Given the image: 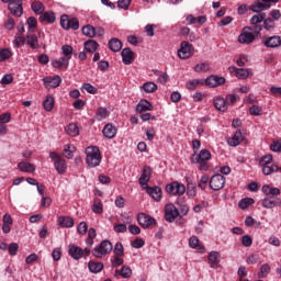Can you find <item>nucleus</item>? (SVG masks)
<instances>
[{
    "label": "nucleus",
    "instance_id": "nucleus-1",
    "mask_svg": "<svg viewBox=\"0 0 281 281\" xmlns=\"http://www.w3.org/2000/svg\"><path fill=\"white\" fill-rule=\"evenodd\" d=\"M86 162L89 168H98L102 164V155L98 146H89L86 148Z\"/></svg>",
    "mask_w": 281,
    "mask_h": 281
},
{
    "label": "nucleus",
    "instance_id": "nucleus-2",
    "mask_svg": "<svg viewBox=\"0 0 281 281\" xmlns=\"http://www.w3.org/2000/svg\"><path fill=\"white\" fill-rule=\"evenodd\" d=\"M111 251H113V244L104 239L92 249V256L94 258H104V256H109Z\"/></svg>",
    "mask_w": 281,
    "mask_h": 281
},
{
    "label": "nucleus",
    "instance_id": "nucleus-3",
    "mask_svg": "<svg viewBox=\"0 0 281 281\" xmlns=\"http://www.w3.org/2000/svg\"><path fill=\"white\" fill-rule=\"evenodd\" d=\"M271 164H273V156L271 154H268L260 159L259 166L261 167L263 175L269 176L273 175V172H278V165Z\"/></svg>",
    "mask_w": 281,
    "mask_h": 281
},
{
    "label": "nucleus",
    "instance_id": "nucleus-4",
    "mask_svg": "<svg viewBox=\"0 0 281 281\" xmlns=\"http://www.w3.org/2000/svg\"><path fill=\"white\" fill-rule=\"evenodd\" d=\"M49 158L54 161V168L58 175H65L67 172V161L63 159V156L56 151H50Z\"/></svg>",
    "mask_w": 281,
    "mask_h": 281
},
{
    "label": "nucleus",
    "instance_id": "nucleus-5",
    "mask_svg": "<svg viewBox=\"0 0 281 281\" xmlns=\"http://www.w3.org/2000/svg\"><path fill=\"white\" fill-rule=\"evenodd\" d=\"M212 159V154L207 149H201L199 155H196L195 164H199V170L207 171L210 170V166L207 161Z\"/></svg>",
    "mask_w": 281,
    "mask_h": 281
},
{
    "label": "nucleus",
    "instance_id": "nucleus-6",
    "mask_svg": "<svg viewBox=\"0 0 281 281\" xmlns=\"http://www.w3.org/2000/svg\"><path fill=\"white\" fill-rule=\"evenodd\" d=\"M166 192L172 196H183V194H186V184L173 181L166 186Z\"/></svg>",
    "mask_w": 281,
    "mask_h": 281
},
{
    "label": "nucleus",
    "instance_id": "nucleus-7",
    "mask_svg": "<svg viewBox=\"0 0 281 281\" xmlns=\"http://www.w3.org/2000/svg\"><path fill=\"white\" fill-rule=\"evenodd\" d=\"M194 55V46L190 44V42H181L180 48L178 49V57L181 58V60H188V58H191V56Z\"/></svg>",
    "mask_w": 281,
    "mask_h": 281
},
{
    "label": "nucleus",
    "instance_id": "nucleus-8",
    "mask_svg": "<svg viewBox=\"0 0 281 281\" xmlns=\"http://www.w3.org/2000/svg\"><path fill=\"white\" fill-rule=\"evenodd\" d=\"M60 25L64 30H78L80 27V22L76 19H69L68 15H61Z\"/></svg>",
    "mask_w": 281,
    "mask_h": 281
},
{
    "label": "nucleus",
    "instance_id": "nucleus-9",
    "mask_svg": "<svg viewBox=\"0 0 281 281\" xmlns=\"http://www.w3.org/2000/svg\"><path fill=\"white\" fill-rule=\"evenodd\" d=\"M263 2L256 1L251 4L250 10L252 12H265V10H269L271 8V3H278L280 0H262Z\"/></svg>",
    "mask_w": 281,
    "mask_h": 281
},
{
    "label": "nucleus",
    "instance_id": "nucleus-10",
    "mask_svg": "<svg viewBox=\"0 0 281 281\" xmlns=\"http://www.w3.org/2000/svg\"><path fill=\"white\" fill-rule=\"evenodd\" d=\"M42 81L45 89L49 91L52 89H57V87H60V82H63V79L60 78V76L55 75L53 77H44Z\"/></svg>",
    "mask_w": 281,
    "mask_h": 281
},
{
    "label": "nucleus",
    "instance_id": "nucleus-11",
    "mask_svg": "<svg viewBox=\"0 0 281 281\" xmlns=\"http://www.w3.org/2000/svg\"><path fill=\"white\" fill-rule=\"evenodd\" d=\"M261 205L266 210H273V207H280L281 199L276 198L273 195H267L266 198L262 199Z\"/></svg>",
    "mask_w": 281,
    "mask_h": 281
},
{
    "label": "nucleus",
    "instance_id": "nucleus-12",
    "mask_svg": "<svg viewBox=\"0 0 281 281\" xmlns=\"http://www.w3.org/2000/svg\"><path fill=\"white\" fill-rule=\"evenodd\" d=\"M231 74H235L236 78L239 80H247L249 76H254V71L251 68H237V67H229Z\"/></svg>",
    "mask_w": 281,
    "mask_h": 281
},
{
    "label": "nucleus",
    "instance_id": "nucleus-13",
    "mask_svg": "<svg viewBox=\"0 0 281 281\" xmlns=\"http://www.w3.org/2000/svg\"><path fill=\"white\" fill-rule=\"evenodd\" d=\"M210 188L214 191L223 190L225 188V177L223 175H214L210 179Z\"/></svg>",
    "mask_w": 281,
    "mask_h": 281
},
{
    "label": "nucleus",
    "instance_id": "nucleus-14",
    "mask_svg": "<svg viewBox=\"0 0 281 281\" xmlns=\"http://www.w3.org/2000/svg\"><path fill=\"white\" fill-rule=\"evenodd\" d=\"M247 30H251V27H244L238 36V43H241V45H249L252 41H256V35Z\"/></svg>",
    "mask_w": 281,
    "mask_h": 281
},
{
    "label": "nucleus",
    "instance_id": "nucleus-15",
    "mask_svg": "<svg viewBox=\"0 0 281 281\" xmlns=\"http://www.w3.org/2000/svg\"><path fill=\"white\" fill-rule=\"evenodd\" d=\"M11 14L14 16H22L23 14V0H11L8 4Z\"/></svg>",
    "mask_w": 281,
    "mask_h": 281
},
{
    "label": "nucleus",
    "instance_id": "nucleus-16",
    "mask_svg": "<svg viewBox=\"0 0 281 281\" xmlns=\"http://www.w3.org/2000/svg\"><path fill=\"white\" fill-rule=\"evenodd\" d=\"M179 216V210H177V206L175 204H167L165 206V218L168 221V223H173L175 218Z\"/></svg>",
    "mask_w": 281,
    "mask_h": 281
},
{
    "label": "nucleus",
    "instance_id": "nucleus-17",
    "mask_svg": "<svg viewBox=\"0 0 281 281\" xmlns=\"http://www.w3.org/2000/svg\"><path fill=\"white\" fill-rule=\"evenodd\" d=\"M151 176H153V170L150 169V167L145 166L138 179V183L143 189L148 188V181H150Z\"/></svg>",
    "mask_w": 281,
    "mask_h": 281
},
{
    "label": "nucleus",
    "instance_id": "nucleus-18",
    "mask_svg": "<svg viewBox=\"0 0 281 281\" xmlns=\"http://www.w3.org/2000/svg\"><path fill=\"white\" fill-rule=\"evenodd\" d=\"M137 222L140 225V227H144L146 229L147 227H150V225H155L157 223L155 218H153L150 215H146L145 213H139L137 215Z\"/></svg>",
    "mask_w": 281,
    "mask_h": 281
},
{
    "label": "nucleus",
    "instance_id": "nucleus-19",
    "mask_svg": "<svg viewBox=\"0 0 281 281\" xmlns=\"http://www.w3.org/2000/svg\"><path fill=\"white\" fill-rule=\"evenodd\" d=\"M205 85L206 87L214 89L221 87V85H225V78L212 75L205 79Z\"/></svg>",
    "mask_w": 281,
    "mask_h": 281
},
{
    "label": "nucleus",
    "instance_id": "nucleus-20",
    "mask_svg": "<svg viewBox=\"0 0 281 281\" xmlns=\"http://www.w3.org/2000/svg\"><path fill=\"white\" fill-rule=\"evenodd\" d=\"M209 265L211 269H217L221 267V252L218 251H211L207 256Z\"/></svg>",
    "mask_w": 281,
    "mask_h": 281
},
{
    "label": "nucleus",
    "instance_id": "nucleus-21",
    "mask_svg": "<svg viewBox=\"0 0 281 281\" xmlns=\"http://www.w3.org/2000/svg\"><path fill=\"white\" fill-rule=\"evenodd\" d=\"M213 104L216 109V111H221L222 113H225L229 106L227 105V101L222 95H216L213 98Z\"/></svg>",
    "mask_w": 281,
    "mask_h": 281
},
{
    "label": "nucleus",
    "instance_id": "nucleus-22",
    "mask_svg": "<svg viewBox=\"0 0 281 281\" xmlns=\"http://www.w3.org/2000/svg\"><path fill=\"white\" fill-rule=\"evenodd\" d=\"M143 190H146L147 194L156 202L161 201L162 191L159 187H148L143 188Z\"/></svg>",
    "mask_w": 281,
    "mask_h": 281
},
{
    "label": "nucleus",
    "instance_id": "nucleus-23",
    "mask_svg": "<svg viewBox=\"0 0 281 281\" xmlns=\"http://www.w3.org/2000/svg\"><path fill=\"white\" fill-rule=\"evenodd\" d=\"M265 19H267V13H257L251 16L250 24L255 25V32H261L262 26L258 25L259 23H263Z\"/></svg>",
    "mask_w": 281,
    "mask_h": 281
},
{
    "label": "nucleus",
    "instance_id": "nucleus-24",
    "mask_svg": "<svg viewBox=\"0 0 281 281\" xmlns=\"http://www.w3.org/2000/svg\"><path fill=\"white\" fill-rule=\"evenodd\" d=\"M121 56L124 65H133V60H135V53H133L131 48H123Z\"/></svg>",
    "mask_w": 281,
    "mask_h": 281
},
{
    "label": "nucleus",
    "instance_id": "nucleus-25",
    "mask_svg": "<svg viewBox=\"0 0 281 281\" xmlns=\"http://www.w3.org/2000/svg\"><path fill=\"white\" fill-rule=\"evenodd\" d=\"M82 248H80L79 246H77L76 244H70L68 246V255L70 256V258H72L74 260H80V258H82Z\"/></svg>",
    "mask_w": 281,
    "mask_h": 281
},
{
    "label": "nucleus",
    "instance_id": "nucleus-26",
    "mask_svg": "<svg viewBox=\"0 0 281 281\" xmlns=\"http://www.w3.org/2000/svg\"><path fill=\"white\" fill-rule=\"evenodd\" d=\"M245 139V137L243 136V132H240V130L236 131L235 134L229 137L227 139V144L228 146H240V143Z\"/></svg>",
    "mask_w": 281,
    "mask_h": 281
},
{
    "label": "nucleus",
    "instance_id": "nucleus-27",
    "mask_svg": "<svg viewBox=\"0 0 281 281\" xmlns=\"http://www.w3.org/2000/svg\"><path fill=\"white\" fill-rule=\"evenodd\" d=\"M263 45L266 47L276 48L280 47L281 45V37L278 35L271 36V37H265L263 38Z\"/></svg>",
    "mask_w": 281,
    "mask_h": 281
},
{
    "label": "nucleus",
    "instance_id": "nucleus-28",
    "mask_svg": "<svg viewBox=\"0 0 281 281\" xmlns=\"http://www.w3.org/2000/svg\"><path fill=\"white\" fill-rule=\"evenodd\" d=\"M69 60H71V57H59L58 59H54L52 65L55 69H67L69 67Z\"/></svg>",
    "mask_w": 281,
    "mask_h": 281
},
{
    "label": "nucleus",
    "instance_id": "nucleus-29",
    "mask_svg": "<svg viewBox=\"0 0 281 281\" xmlns=\"http://www.w3.org/2000/svg\"><path fill=\"white\" fill-rule=\"evenodd\" d=\"M189 246L191 247V249H196L198 247L199 254H205V246L201 244V241L199 240V237L196 236L190 237Z\"/></svg>",
    "mask_w": 281,
    "mask_h": 281
},
{
    "label": "nucleus",
    "instance_id": "nucleus-30",
    "mask_svg": "<svg viewBox=\"0 0 281 281\" xmlns=\"http://www.w3.org/2000/svg\"><path fill=\"white\" fill-rule=\"evenodd\" d=\"M145 111H153V103L143 99L136 105V113H144Z\"/></svg>",
    "mask_w": 281,
    "mask_h": 281
},
{
    "label": "nucleus",
    "instance_id": "nucleus-31",
    "mask_svg": "<svg viewBox=\"0 0 281 281\" xmlns=\"http://www.w3.org/2000/svg\"><path fill=\"white\" fill-rule=\"evenodd\" d=\"M26 44L30 46L31 49H41L38 36H36L35 34L31 33L26 35Z\"/></svg>",
    "mask_w": 281,
    "mask_h": 281
},
{
    "label": "nucleus",
    "instance_id": "nucleus-32",
    "mask_svg": "<svg viewBox=\"0 0 281 281\" xmlns=\"http://www.w3.org/2000/svg\"><path fill=\"white\" fill-rule=\"evenodd\" d=\"M102 133L104 137H106V139H113V137H115V135L117 134V130L115 128V126H113V124L109 123L103 127Z\"/></svg>",
    "mask_w": 281,
    "mask_h": 281
},
{
    "label": "nucleus",
    "instance_id": "nucleus-33",
    "mask_svg": "<svg viewBox=\"0 0 281 281\" xmlns=\"http://www.w3.org/2000/svg\"><path fill=\"white\" fill-rule=\"evenodd\" d=\"M57 223L59 226H61L66 229H69L71 227H74V225H75L74 220L69 216H59L57 220Z\"/></svg>",
    "mask_w": 281,
    "mask_h": 281
},
{
    "label": "nucleus",
    "instance_id": "nucleus-34",
    "mask_svg": "<svg viewBox=\"0 0 281 281\" xmlns=\"http://www.w3.org/2000/svg\"><path fill=\"white\" fill-rule=\"evenodd\" d=\"M266 196H280L281 191L278 188H271L269 184H265L261 189Z\"/></svg>",
    "mask_w": 281,
    "mask_h": 281
},
{
    "label": "nucleus",
    "instance_id": "nucleus-35",
    "mask_svg": "<svg viewBox=\"0 0 281 281\" xmlns=\"http://www.w3.org/2000/svg\"><path fill=\"white\" fill-rule=\"evenodd\" d=\"M109 115H111V112H109L106 108H98L94 120H97L98 122H102V120H106Z\"/></svg>",
    "mask_w": 281,
    "mask_h": 281
},
{
    "label": "nucleus",
    "instance_id": "nucleus-36",
    "mask_svg": "<svg viewBox=\"0 0 281 281\" xmlns=\"http://www.w3.org/2000/svg\"><path fill=\"white\" fill-rule=\"evenodd\" d=\"M65 131L70 137H78V135H80V128H78V125L75 123L68 124Z\"/></svg>",
    "mask_w": 281,
    "mask_h": 281
},
{
    "label": "nucleus",
    "instance_id": "nucleus-37",
    "mask_svg": "<svg viewBox=\"0 0 281 281\" xmlns=\"http://www.w3.org/2000/svg\"><path fill=\"white\" fill-rule=\"evenodd\" d=\"M88 269L91 273H100L104 269V263L97 261H89Z\"/></svg>",
    "mask_w": 281,
    "mask_h": 281
},
{
    "label": "nucleus",
    "instance_id": "nucleus-38",
    "mask_svg": "<svg viewBox=\"0 0 281 281\" xmlns=\"http://www.w3.org/2000/svg\"><path fill=\"white\" fill-rule=\"evenodd\" d=\"M18 168L21 172H34L36 170V167L30 162H19Z\"/></svg>",
    "mask_w": 281,
    "mask_h": 281
},
{
    "label": "nucleus",
    "instance_id": "nucleus-39",
    "mask_svg": "<svg viewBox=\"0 0 281 281\" xmlns=\"http://www.w3.org/2000/svg\"><path fill=\"white\" fill-rule=\"evenodd\" d=\"M98 47H100V45L93 40L85 42V49L86 52H89V54L95 53L98 50Z\"/></svg>",
    "mask_w": 281,
    "mask_h": 281
},
{
    "label": "nucleus",
    "instance_id": "nucleus-40",
    "mask_svg": "<svg viewBox=\"0 0 281 281\" xmlns=\"http://www.w3.org/2000/svg\"><path fill=\"white\" fill-rule=\"evenodd\" d=\"M31 9L33 10L34 14H43L45 12V4L41 1H34L31 4Z\"/></svg>",
    "mask_w": 281,
    "mask_h": 281
},
{
    "label": "nucleus",
    "instance_id": "nucleus-41",
    "mask_svg": "<svg viewBox=\"0 0 281 281\" xmlns=\"http://www.w3.org/2000/svg\"><path fill=\"white\" fill-rule=\"evenodd\" d=\"M109 49H111V52H120V49H122V42L119 38L110 40Z\"/></svg>",
    "mask_w": 281,
    "mask_h": 281
},
{
    "label": "nucleus",
    "instance_id": "nucleus-42",
    "mask_svg": "<svg viewBox=\"0 0 281 281\" xmlns=\"http://www.w3.org/2000/svg\"><path fill=\"white\" fill-rule=\"evenodd\" d=\"M40 21H46L47 23H55L56 14L52 11H46L40 16Z\"/></svg>",
    "mask_w": 281,
    "mask_h": 281
},
{
    "label": "nucleus",
    "instance_id": "nucleus-43",
    "mask_svg": "<svg viewBox=\"0 0 281 281\" xmlns=\"http://www.w3.org/2000/svg\"><path fill=\"white\" fill-rule=\"evenodd\" d=\"M12 58V49L10 48H0V63H5Z\"/></svg>",
    "mask_w": 281,
    "mask_h": 281
},
{
    "label": "nucleus",
    "instance_id": "nucleus-44",
    "mask_svg": "<svg viewBox=\"0 0 281 281\" xmlns=\"http://www.w3.org/2000/svg\"><path fill=\"white\" fill-rule=\"evenodd\" d=\"M83 36H88V38H95V27L92 25H86L81 30Z\"/></svg>",
    "mask_w": 281,
    "mask_h": 281
},
{
    "label": "nucleus",
    "instance_id": "nucleus-45",
    "mask_svg": "<svg viewBox=\"0 0 281 281\" xmlns=\"http://www.w3.org/2000/svg\"><path fill=\"white\" fill-rule=\"evenodd\" d=\"M255 203H256V201L254 200V198H244L239 201L238 207L240 210H247V207H249V205H254Z\"/></svg>",
    "mask_w": 281,
    "mask_h": 281
},
{
    "label": "nucleus",
    "instance_id": "nucleus-46",
    "mask_svg": "<svg viewBox=\"0 0 281 281\" xmlns=\"http://www.w3.org/2000/svg\"><path fill=\"white\" fill-rule=\"evenodd\" d=\"M54 97L52 94L46 95V99L43 101L45 111H52L54 109Z\"/></svg>",
    "mask_w": 281,
    "mask_h": 281
},
{
    "label": "nucleus",
    "instance_id": "nucleus-47",
    "mask_svg": "<svg viewBox=\"0 0 281 281\" xmlns=\"http://www.w3.org/2000/svg\"><path fill=\"white\" fill-rule=\"evenodd\" d=\"M92 212L94 214H102V212H104V206H103L102 201L100 199H95L93 201Z\"/></svg>",
    "mask_w": 281,
    "mask_h": 281
},
{
    "label": "nucleus",
    "instance_id": "nucleus-48",
    "mask_svg": "<svg viewBox=\"0 0 281 281\" xmlns=\"http://www.w3.org/2000/svg\"><path fill=\"white\" fill-rule=\"evenodd\" d=\"M74 153H76V146L71 144H67L64 146V155L67 159H72Z\"/></svg>",
    "mask_w": 281,
    "mask_h": 281
},
{
    "label": "nucleus",
    "instance_id": "nucleus-49",
    "mask_svg": "<svg viewBox=\"0 0 281 281\" xmlns=\"http://www.w3.org/2000/svg\"><path fill=\"white\" fill-rule=\"evenodd\" d=\"M140 89L145 91V93H155L157 91V86L153 81L145 82Z\"/></svg>",
    "mask_w": 281,
    "mask_h": 281
},
{
    "label": "nucleus",
    "instance_id": "nucleus-50",
    "mask_svg": "<svg viewBox=\"0 0 281 281\" xmlns=\"http://www.w3.org/2000/svg\"><path fill=\"white\" fill-rule=\"evenodd\" d=\"M195 74H201L205 71H210V64L207 63H200L194 66Z\"/></svg>",
    "mask_w": 281,
    "mask_h": 281
},
{
    "label": "nucleus",
    "instance_id": "nucleus-51",
    "mask_svg": "<svg viewBox=\"0 0 281 281\" xmlns=\"http://www.w3.org/2000/svg\"><path fill=\"white\" fill-rule=\"evenodd\" d=\"M269 273H271V266H269V263H263L260 267V272L258 273L259 278H267V276H269Z\"/></svg>",
    "mask_w": 281,
    "mask_h": 281
},
{
    "label": "nucleus",
    "instance_id": "nucleus-52",
    "mask_svg": "<svg viewBox=\"0 0 281 281\" xmlns=\"http://www.w3.org/2000/svg\"><path fill=\"white\" fill-rule=\"evenodd\" d=\"M14 47H23L25 45V37L21 34H16L13 40Z\"/></svg>",
    "mask_w": 281,
    "mask_h": 281
},
{
    "label": "nucleus",
    "instance_id": "nucleus-53",
    "mask_svg": "<svg viewBox=\"0 0 281 281\" xmlns=\"http://www.w3.org/2000/svg\"><path fill=\"white\" fill-rule=\"evenodd\" d=\"M88 229L89 226L87 225V222H80L77 226V234H79L80 236H85Z\"/></svg>",
    "mask_w": 281,
    "mask_h": 281
},
{
    "label": "nucleus",
    "instance_id": "nucleus-54",
    "mask_svg": "<svg viewBox=\"0 0 281 281\" xmlns=\"http://www.w3.org/2000/svg\"><path fill=\"white\" fill-rule=\"evenodd\" d=\"M26 25L29 27V32H32V30H36V25H38V21L34 16H30L26 20Z\"/></svg>",
    "mask_w": 281,
    "mask_h": 281
},
{
    "label": "nucleus",
    "instance_id": "nucleus-55",
    "mask_svg": "<svg viewBox=\"0 0 281 281\" xmlns=\"http://www.w3.org/2000/svg\"><path fill=\"white\" fill-rule=\"evenodd\" d=\"M120 276H122V278H131V276H133V270L128 266H123Z\"/></svg>",
    "mask_w": 281,
    "mask_h": 281
},
{
    "label": "nucleus",
    "instance_id": "nucleus-56",
    "mask_svg": "<svg viewBox=\"0 0 281 281\" xmlns=\"http://www.w3.org/2000/svg\"><path fill=\"white\" fill-rule=\"evenodd\" d=\"M156 76H158V82H160V85H166V82L170 80V76H168L167 72L158 71Z\"/></svg>",
    "mask_w": 281,
    "mask_h": 281
},
{
    "label": "nucleus",
    "instance_id": "nucleus-57",
    "mask_svg": "<svg viewBox=\"0 0 281 281\" xmlns=\"http://www.w3.org/2000/svg\"><path fill=\"white\" fill-rule=\"evenodd\" d=\"M201 83V80L199 79H193L187 82L186 87L189 91H194V89H196V87H199Z\"/></svg>",
    "mask_w": 281,
    "mask_h": 281
},
{
    "label": "nucleus",
    "instance_id": "nucleus-58",
    "mask_svg": "<svg viewBox=\"0 0 281 281\" xmlns=\"http://www.w3.org/2000/svg\"><path fill=\"white\" fill-rule=\"evenodd\" d=\"M12 122V114L10 113H2L0 114V124H10Z\"/></svg>",
    "mask_w": 281,
    "mask_h": 281
},
{
    "label": "nucleus",
    "instance_id": "nucleus-59",
    "mask_svg": "<svg viewBox=\"0 0 281 281\" xmlns=\"http://www.w3.org/2000/svg\"><path fill=\"white\" fill-rule=\"evenodd\" d=\"M61 50L66 58H71V54H74V47L71 45H64Z\"/></svg>",
    "mask_w": 281,
    "mask_h": 281
},
{
    "label": "nucleus",
    "instance_id": "nucleus-60",
    "mask_svg": "<svg viewBox=\"0 0 281 281\" xmlns=\"http://www.w3.org/2000/svg\"><path fill=\"white\" fill-rule=\"evenodd\" d=\"M8 251H9V256H16V254H19V244L16 243L10 244Z\"/></svg>",
    "mask_w": 281,
    "mask_h": 281
},
{
    "label": "nucleus",
    "instance_id": "nucleus-61",
    "mask_svg": "<svg viewBox=\"0 0 281 281\" xmlns=\"http://www.w3.org/2000/svg\"><path fill=\"white\" fill-rule=\"evenodd\" d=\"M113 251L114 256H124V246L122 243H116Z\"/></svg>",
    "mask_w": 281,
    "mask_h": 281
},
{
    "label": "nucleus",
    "instance_id": "nucleus-62",
    "mask_svg": "<svg viewBox=\"0 0 281 281\" xmlns=\"http://www.w3.org/2000/svg\"><path fill=\"white\" fill-rule=\"evenodd\" d=\"M265 30H273L276 27V22L271 18H266L263 21Z\"/></svg>",
    "mask_w": 281,
    "mask_h": 281
},
{
    "label": "nucleus",
    "instance_id": "nucleus-63",
    "mask_svg": "<svg viewBox=\"0 0 281 281\" xmlns=\"http://www.w3.org/2000/svg\"><path fill=\"white\" fill-rule=\"evenodd\" d=\"M241 244L244 247H251V245H254V239L249 235H244L241 237Z\"/></svg>",
    "mask_w": 281,
    "mask_h": 281
},
{
    "label": "nucleus",
    "instance_id": "nucleus-64",
    "mask_svg": "<svg viewBox=\"0 0 281 281\" xmlns=\"http://www.w3.org/2000/svg\"><path fill=\"white\" fill-rule=\"evenodd\" d=\"M249 113L250 115H262V108L258 106V105H251L249 109Z\"/></svg>",
    "mask_w": 281,
    "mask_h": 281
}]
</instances>
